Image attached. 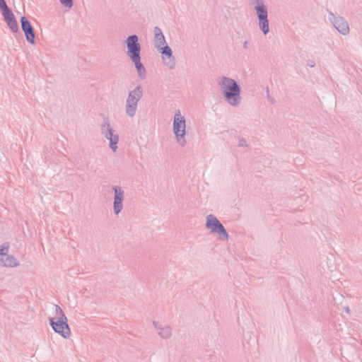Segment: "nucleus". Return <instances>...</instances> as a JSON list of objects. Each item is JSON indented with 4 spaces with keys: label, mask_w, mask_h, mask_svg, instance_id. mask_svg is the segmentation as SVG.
Here are the masks:
<instances>
[{
    "label": "nucleus",
    "mask_w": 362,
    "mask_h": 362,
    "mask_svg": "<svg viewBox=\"0 0 362 362\" xmlns=\"http://www.w3.org/2000/svg\"><path fill=\"white\" fill-rule=\"evenodd\" d=\"M216 82L227 104L233 107L240 106L242 102L241 88L237 81L232 78L222 76L217 78Z\"/></svg>",
    "instance_id": "nucleus-1"
},
{
    "label": "nucleus",
    "mask_w": 362,
    "mask_h": 362,
    "mask_svg": "<svg viewBox=\"0 0 362 362\" xmlns=\"http://www.w3.org/2000/svg\"><path fill=\"white\" fill-rule=\"evenodd\" d=\"M127 47V56L134 64L138 76L141 79H145L146 77V69L141 62V46L139 42V37L136 35H132L127 37L125 40Z\"/></svg>",
    "instance_id": "nucleus-2"
},
{
    "label": "nucleus",
    "mask_w": 362,
    "mask_h": 362,
    "mask_svg": "<svg viewBox=\"0 0 362 362\" xmlns=\"http://www.w3.org/2000/svg\"><path fill=\"white\" fill-rule=\"evenodd\" d=\"M173 132L176 143L182 147L186 146L187 123L185 117L180 110L175 111L173 119Z\"/></svg>",
    "instance_id": "nucleus-3"
},
{
    "label": "nucleus",
    "mask_w": 362,
    "mask_h": 362,
    "mask_svg": "<svg viewBox=\"0 0 362 362\" xmlns=\"http://www.w3.org/2000/svg\"><path fill=\"white\" fill-rule=\"evenodd\" d=\"M100 132L103 139L108 142V146L112 153L118 151L119 136L108 119H104L100 125Z\"/></svg>",
    "instance_id": "nucleus-4"
},
{
    "label": "nucleus",
    "mask_w": 362,
    "mask_h": 362,
    "mask_svg": "<svg viewBox=\"0 0 362 362\" xmlns=\"http://www.w3.org/2000/svg\"><path fill=\"white\" fill-rule=\"evenodd\" d=\"M143 96V88L141 85H137L134 88L129 90L125 100V113L129 118L135 117L138 105Z\"/></svg>",
    "instance_id": "nucleus-5"
},
{
    "label": "nucleus",
    "mask_w": 362,
    "mask_h": 362,
    "mask_svg": "<svg viewBox=\"0 0 362 362\" xmlns=\"http://www.w3.org/2000/svg\"><path fill=\"white\" fill-rule=\"evenodd\" d=\"M205 228L210 233L217 235L219 240L223 241L229 240V235L226 229L214 214H209L206 216Z\"/></svg>",
    "instance_id": "nucleus-6"
},
{
    "label": "nucleus",
    "mask_w": 362,
    "mask_h": 362,
    "mask_svg": "<svg viewBox=\"0 0 362 362\" xmlns=\"http://www.w3.org/2000/svg\"><path fill=\"white\" fill-rule=\"evenodd\" d=\"M156 50L160 54L163 64L169 69H174L176 66V59L168 43L158 47Z\"/></svg>",
    "instance_id": "nucleus-7"
},
{
    "label": "nucleus",
    "mask_w": 362,
    "mask_h": 362,
    "mask_svg": "<svg viewBox=\"0 0 362 362\" xmlns=\"http://www.w3.org/2000/svg\"><path fill=\"white\" fill-rule=\"evenodd\" d=\"M49 325L56 333L60 334L64 339H68L71 336V330L67 324L66 317L58 320L49 318Z\"/></svg>",
    "instance_id": "nucleus-8"
},
{
    "label": "nucleus",
    "mask_w": 362,
    "mask_h": 362,
    "mask_svg": "<svg viewBox=\"0 0 362 362\" xmlns=\"http://www.w3.org/2000/svg\"><path fill=\"white\" fill-rule=\"evenodd\" d=\"M328 19L331 24L341 35H348L349 34V25L344 17L330 13L329 14Z\"/></svg>",
    "instance_id": "nucleus-9"
},
{
    "label": "nucleus",
    "mask_w": 362,
    "mask_h": 362,
    "mask_svg": "<svg viewBox=\"0 0 362 362\" xmlns=\"http://www.w3.org/2000/svg\"><path fill=\"white\" fill-rule=\"evenodd\" d=\"M113 197V211L115 215H118L123 209V202L124 200L125 192L122 187L119 185H115L112 187Z\"/></svg>",
    "instance_id": "nucleus-10"
},
{
    "label": "nucleus",
    "mask_w": 362,
    "mask_h": 362,
    "mask_svg": "<svg viewBox=\"0 0 362 362\" xmlns=\"http://www.w3.org/2000/svg\"><path fill=\"white\" fill-rule=\"evenodd\" d=\"M152 322L153 327L157 331V334L160 338L169 339L172 337L173 329L170 325L156 320H153Z\"/></svg>",
    "instance_id": "nucleus-11"
},
{
    "label": "nucleus",
    "mask_w": 362,
    "mask_h": 362,
    "mask_svg": "<svg viewBox=\"0 0 362 362\" xmlns=\"http://www.w3.org/2000/svg\"><path fill=\"white\" fill-rule=\"evenodd\" d=\"M21 23L22 30L25 33L27 41L30 44L34 45L35 43V35L30 23L25 16L21 17Z\"/></svg>",
    "instance_id": "nucleus-12"
},
{
    "label": "nucleus",
    "mask_w": 362,
    "mask_h": 362,
    "mask_svg": "<svg viewBox=\"0 0 362 362\" xmlns=\"http://www.w3.org/2000/svg\"><path fill=\"white\" fill-rule=\"evenodd\" d=\"M253 10L258 21L268 18V8L262 1L257 0L255 4Z\"/></svg>",
    "instance_id": "nucleus-13"
},
{
    "label": "nucleus",
    "mask_w": 362,
    "mask_h": 362,
    "mask_svg": "<svg viewBox=\"0 0 362 362\" xmlns=\"http://www.w3.org/2000/svg\"><path fill=\"white\" fill-rule=\"evenodd\" d=\"M153 45L156 49L167 44L165 37L159 27L153 28Z\"/></svg>",
    "instance_id": "nucleus-14"
},
{
    "label": "nucleus",
    "mask_w": 362,
    "mask_h": 362,
    "mask_svg": "<svg viewBox=\"0 0 362 362\" xmlns=\"http://www.w3.org/2000/svg\"><path fill=\"white\" fill-rule=\"evenodd\" d=\"M19 262L13 256L8 255L7 253L3 255L0 259V265L8 267H16L19 266Z\"/></svg>",
    "instance_id": "nucleus-15"
},
{
    "label": "nucleus",
    "mask_w": 362,
    "mask_h": 362,
    "mask_svg": "<svg viewBox=\"0 0 362 362\" xmlns=\"http://www.w3.org/2000/svg\"><path fill=\"white\" fill-rule=\"evenodd\" d=\"M258 28L264 35H267L269 33V19L265 18L258 21Z\"/></svg>",
    "instance_id": "nucleus-16"
},
{
    "label": "nucleus",
    "mask_w": 362,
    "mask_h": 362,
    "mask_svg": "<svg viewBox=\"0 0 362 362\" xmlns=\"http://www.w3.org/2000/svg\"><path fill=\"white\" fill-rule=\"evenodd\" d=\"M2 16L4 18L6 23L9 22L15 19L13 13L11 11L9 8H7L3 11H1Z\"/></svg>",
    "instance_id": "nucleus-17"
},
{
    "label": "nucleus",
    "mask_w": 362,
    "mask_h": 362,
    "mask_svg": "<svg viewBox=\"0 0 362 362\" xmlns=\"http://www.w3.org/2000/svg\"><path fill=\"white\" fill-rule=\"evenodd\" d=\"M54 313L55 315L54 317H53L54 320L63 319L66 317L62 308L57 305H54Z\"/></svg>",
    "instance_id": "nucleus-18"
},
{
    "label": "nucleus",
    "mask_w": 362,
    "mask_h": 362,
    "mask_svg": "<svg viewBox=\"0 0 362 362\" xmlns=\"http://www.w3.org/2000/svg\"><path fill=\"white\" fill-rule=\"evenodd\" d=\"M6 24L9 27V28L14 33L17 32L18 30V25L16 19H13L11 21L7 22Z\"/></svg>",
    "instance_id": "nucleus-19"
},
{
    "label": "nucleus",
    "mask_w": 362,
    "mask_h": 362,
    "mask_svg": "<svg viewBox=\"0 0 362 362\" xmlns=\"http://www.w3.org/2000/svg\"><path fill=\"white\" fill-rule=\"evenodd\" d=\"M60 4L64 6L66 8H71L73 5L74 2L73 0H59Z\"/></svg>",
    "instance_id": "nucleus-20"
},
{
    "label": "nucleus",
    "mask_w": 362,
    "mask_h": 362,
    "mask_svg": "<svg viewBox=\"0 0 362 362\" xmlns=\"http://www.w3.org/2000/svg\"><path fill=\"white\" fill-rule=\"evenodd\" d=\"M8 8V6L6 5V3L5 0H0V10L1 11H3L6 9Z\"/></svg>",
    "instance_id": "nucleus-21"
},
{
    "label": "nucleus",
    "mask_w": 362,
    "mask_h": 362,
    "mask_svg": "<svg viewBox=\"0 0 362 362\" xmlns=\"http://www.w3.org/2000/svg\"><path fill=\"white\" fill-rule=\"evenodd\" d=\"M240 146H247V141L245 139H242L239 141V144H238Z\"/></svg>",
    "instance_id": "nucleus-22"
},
{
    "label": "nucleus",
    "mask_w": 362,
    "mask_h": 362,
    "mask_svg": "<svg viewBox=\"0 0 362 362\" xmlns=\"http://www.w3.org/2000/svg\"><path fill=\"white\" fill-rule=\"evenodd\" d=\"M248 46H249V42H248V41H247V40H246V41H245V42H243V47H244L245 49H247V48H248Z\"/></svg>",
    "instance_id": "nucleus-23"
},
{
    "label": "nucleus",
    "mask_w": 362,
    "mask_h": 362,
    "mask_svg": "<svg viewBox=\"0 0 362 362\" xmlns=\"http://www.w3.org/2000/svg\"><path fill=\"white\" fill-rule=\"evenodd\" d=\"M344 310H345V311H346V313H349V311H350V310H349V307H345V308H344Z\"/></svg>",
    "instance_id": "nucleus-24"
},
{
    "label": "nucleus",
    "mask_w": 362,
    "mask_h": 362,
    "mask_svg": "<svg viewBox=\"0 0 362 362\" xmlns=\"http://www.w3.org/2000/svg\"><path fill=\"white\" fill-rule=\"evenodd\" d=\"M310 66L313 67L315 66V63L312 62L309 64Z\"/></svg>",
    "instance_id": "nucleus-25"
}]
</instances>
